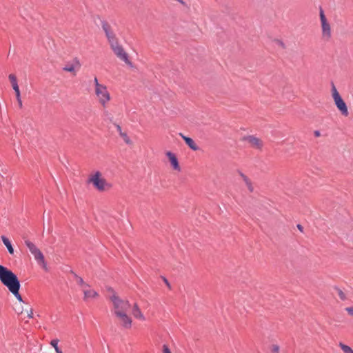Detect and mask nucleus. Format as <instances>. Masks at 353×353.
<instances>
[{"label":"nucleus","mask_w":353,"mask_h":353,"mask_svg":"<svg viewBox=\"0 0 353 353\" xmlns=\"http://www.w3.org/2000/svg\"><path fill=\"white\" fill-rule=\"evenodd\" d=\"M74 61H75V63H77V65H79V66L80 65V63H79L78 59H75Z\"/></svg>","instance_id":"nucleus-39"},{"label":"nucleus","mask_w":353,"mask_h":353,"mask_svg":"<svg viewBox=\"0 0 353 353\" xmlns=\"http://www.w3.org/2000/svg\"><path fill=\"white\" fill-rule=\"evenodd\" d=\"M103 116H104V119L105 121H110V122L112 121L113 117L107 110H105L103 112Z\"/></svg>","instance_id":"nucleus-27"},{"label":"nucleus","mask_w":353,"mask_h":353,"mask_svg":"<svg viewBox=\"0 0 353 353\" xmlns=\"http://www.w3.org/2000/svg\"><path fill=\"white\" fill-rule=\"evenodd\" d=\"M83 292L84 301H88L90 299H94L99 296L98 292L94 290L83 289Z\"/></svg>","instance_id":"nucleus-13"},{"label":"nucleus","mask_w":353,"mask_h":353,"mask_svg":"<svg viewBox=\"0 0 353 353\" xmlns=\"http://www.w3.org/2000/svg\"><path fill=\"white\" fill-rule=\"evenodd\" d=\"M17 102L19 103V106L20 108H22V101H21V97H19V98H17Z\"/></svg>","instance_id":"nucleus-33"},{"label":"nucleus","mask_w":353,"mask_h":353,"mask_svg":"<svg viewBox=\"0 0 353 353\" xmlns=\"http://www.w3.org/2000/svg\"><path fill=\"white\" fill-rule=\"evenodd\" d=\"M332 94L334 103L338 110L343 116H347L349 112L347 105L339 94L334 83H332Z\"/></svg>","instance_id":"nucleus-5"},{"label":"nucleus","mask_w":353,"mask_h":353,"mask_svg":"<svg viewBox=\"0 0 353 353\" xmlns=\"http://www.w3.org/2000/svg\"><path fill=\"white\" fill-rule=\"evenodd\" d=\"M243 140L248 142L252 148L256 149L261 150L263 145V141L260 139L252 135L245 136Z\"/></svg>","instance_id":"nucleus-11"},{"label":"nucleus","mask_w":353,"mask_h":353,"mask_svg":"<svg viewBox=\"0 0 353 353\" xmlns=\"http://www.w3.org/2000/svg\"><path fill=\"white\" fill-rule=\"evenodd\" d=\"M120 320L121 326L125 329H129L132 327V319L127 314V312L118 313L115 315Z\"/></svg>","instance_id":"nucleus-10"},{"label":"nucleus","mask_w":353,"mask_h":353,"mask_svg":"<svg viewBox=\"0 0 353 353\" xmlns=\"http://www.w3.org/2000/svg\"><path fill=\"white\" fill-rule=\"evenodd\" d=\"M21 286H18L15 288L14 289L10 290V292L16 297V299L19 301L23 303V300L19 294V291Z\"/></svg>","instance_id":"nucleus-19"},{"label":"nucleus","mask_w":353,"mask_h":353,"mask_svg":"<svg viewBox=\"0 0 353 353\" xmlns=\"http://www.w3.org/2000/svg\"><path fill=\"white\" fill-rule=\"evenodd\" d=\"M1 240L3 243V244L5 245V246L6 247L8 252L10 254H12L14 253V249L12 248V245L10 240L5 236H1Z\"/></svg>","instance_id":"nucleus-18"},{"label":"nucleus","mask_w":353,"mask_h":353,"mask_svg":"<svg viewBox=\"0 0 353 353\" xmlns=\"http://www.w3.org/2000/svg\"><path fill=\"white\" fill-rule=\"evenodd\" d=\"M345 310L350 316H353V307H347Z\"/></svg>","instance_id":"nucleus-31"},{"label":"nucleus","mask_w":353,"mask_h":353,"mask_svg":"<svg viewBox=\"0 0 353 353\" xmlns=\"http://www.w3.org/2000/svg\"><path fill=\"white\" fill-rule=\"evenodd\" d=\"M58 343H59L58 339H53L51 341L50 345L54 347V350L57 353H62L61 350L58 347Z\"/></svg>","instance_id":"nucleus-21"},{"label":"nucleus","mask_w":353,"mask_h":353,"mask_svg":"<svg viewBox=\"0 0 353 353\" xmlns=\"http://www.w3.org/2000/svg\"><path fill=\"white\" fill-rule=\"evenodd\" d=\"M0 281L9 291L21 286L17 276L6 267L0 265Z\"/></svg>","instance_id":"nucleus-1"},{"label":"nucleus","mask_w":353,"mask_h":353,"mask_svg":"<svg viewBox=\"0 0 353 353\" xmlns=\"http://www.w3.org/2000/svg\"><path fill=\"white\" fill-rule=\"evenodd\" d=\"M279 42L280 46H281L283 48H284V47H285L284 43H283L282 41H279Z\"/></svg>","instance_id":"nucleus-40"},{"label":"nucleus","mask_w":353,"mask_h":353,"mask_svg":"<svg viewBox=\"0 0 353 353\" xmlns=\"http://www.w3.org/2000/svg\"><path fill=\"white\" fill-rule=\"evenodd\" d=\"M335 289H336V292H337L339 296L340 297V299L342 301H345L346 299V296H345V293L341 289H339L338 288H336Z\"/></svg>","instance_id":"nucleus-25"},{"label":"nucleus","mask_w":353,"mask_h":353,"mask_svg":"<svg viewBox=\"0 0 353 353\" xmlns=\"http://www.w3.org/2000/svg\"><path fill=\"white\" fill-rule=\"evenodd\" d=\"M239 174L241 176L243 181H244V183H245V185L247 186L248 189L249 190V191L250 192H252L254 191V187L252 185V183L250 179L246 175H245L243 173H242L241 172H239Z\"/></svg>","instance_id":"nucleus-16"},{"label":"nucleus","mask_w":353,"mask_h":353,"mask_svg":"<svg viewBox=\"0 0 353 353\" xmlns=\"http://www.w3.org/2000/svg\"><path fill=\"white\" fill-rule=\"evenodd\" d=\"M107 290H108L109 292H112V294H113L114 293H115V292H114V291L113 290V289H112L111 287H108V288H107Z\"/></svg>","instance_id":"nucleus-36"},{"label":"nucleus","mask_w":353,"mask_h":353,"mask_svg":"<svg viewBox=\"0 0 353 353\" xmlns=\"http://www.w3.org/2000/svg\"><path fill=\"white\" fill-rule=\"evenodd\" d=\"M314 134H315V136L319 137L320 135L319 131H315Z\"/></svg>","instance_id":"nucleus-38"},{"label":"nucleus","mask_w":353,"mask_h":353,"mask_svg":"<svg viewBox=\"0 0 353 353\" xmlns=\"http://www.w3.org/2000/svg\"><path fill=\"white\" fill-rule=\"evenodd\" d=\"M110 301L113 304V312L116 315L118 313L128 312L130 308L131 305L128 300L121 299L116 293H114L110 296Z\"/></svg>","instance_id":"nucleus-2"},{"label":"nucleus","mask_w":353,"mask_h":353,"mask_svg":"<svg viewBox=\"0 0 353 353\" xmlns=\"http://www.w3.org/2000/svg\"><path fill=\"white\" fill-rule=\"evenodd\" d=\"M12 87L15 86L16 85H18L17 78L14 74H10L8 77Z\"/></svg>","instance_id":"nucleus-24"},{"label":"nucleus","mask_w":353,"mask_h":353,"mask_svg":"<svg viewBox=\"0 0 353 353\" xmlns=\"http://www.w3.org/2000/svg\"><path fill=\"white\" fill-rule=\"evenodd\" d=\"M132 313L133 316L139 320L144 321L145 316L141 312L140 308L139 307L137 303H134L132 307Z\"/></svg>","instance_id":"nucleus-15"},{"label":"nucleus","mask_w":353,"mask_h":353,"mask_svg":"<svg viewBox=\"0 0 353 353\" xmlns=\"http://www.w3.org/2000/svg\"><path fill=\"white\" fill-rule=\"evenodd\" d=\"M111 49L114 54L127 65L132 66V62L129 59L128 53L124 50L123 48L119 45L117 41L110 44Z\"/></svg>","instance_id":"nucleus-6"},{"label":"nucleus","mask_w":353,"mask_h":353,"mask_svg":"<svg viewBox=\"0 0 353 353\" xmlns=\"http://www.w3.org/2000/svg\"><path fill=\"white\" fill-rule=\"evenodd\" d=\"M28 316L29 319H31L33 317V312H32V310H30V312L28 313Z\"/></svg>","instance_id":"nucleus-34"},{"label":"nucleus","mask_w":353,"mask_h":353,"mask_svg":"<svg viewBox=\"0 0 353 353\" xmlns=\"http://www.w3.org/2000/svg\"><path fill=\"white\" fill-rule=\"evenodd\" d=\"M339 345L344 353H353V350L350 346L345 345L343 343H339Z\"/></svg>","instance_id":"nucleus-20"},{"label":"nucleus","mask_w":353,"mask_h":353,"mask_svg":"<svg viewBox=\"0 0 353 353\" xmlns=\"http://www.w3.org/2000/svg\"><path fill=\"white\" fill-rule=\"evenodd\" d=\"M88 182L92 183L94 188L99 192H103L111 188V185L105 179L101 177V174L99 171H97L93 175H91L88 178Z\"/></svg>","instance_id":"nucleus-3"},{"label":"nucleus","mask_w":353,"mask_h":353,"mask_svg":"<svg viewBox=\"0 0 353 353\" xmlns=\"http://www.w3.org/2000/svg\"><path fill=\"white\" fill-rule=\"evenodd\" d=\"M164 281H165V284H166L168 287H170V283H169L168 281L166 279H164Z\"/></svg>","instance_id":"nucleus-37"},{"label":"nucleus","mask_w":353,"mask_h":353,"mask_svg":"<svg viewBox=\"0 0 353 353\" xmlns=\"http://www.w3.org/2000/svg\"><path fill=\"white\" fill-rule=\"evenodd\" d=\"M101 27L110 44L117 41L116 35L112 31L110 25L106 21H101Z\"/></svg>","instance_id":"nucleus-9"},{"label":"nucleus","mask_w":353,"mask_h":353,"mask_svg":"<svg viewBox=\"0 0 353 353\" xmlns=\"http://www.w3.org/2000/svg\"><path fill=\"white\" fill-rule=\"evenodd\" d=\"M25 244L27 248L29 249L31 254L34 256V259L37 262V263L46 270L48 271V265L45 261L44 256L43 253L40 251L39 248L31 241L29 240L25 241Z\"/></svg>","instance_id":"nucleus-4"},{"label":"nucleus","mask_w":353,"mask_h":353,"mask_svg":"<svg viewBox=\"0 0 353 353\" xmlns=\"http://www.w3.org/2000/svg\"><path fill=\"white\" fill-rule=\"evenodd\" d=\"M114 125H115L118 132L119 133V135L123 139L124 141L127 144H130L131 143L130 139L129 138V137L128 136V134L126 133L122 132L121 127L119 124H117V123H114Z\"/></svg>","instance_id":"nucleus-17"},{"label":"nucleus","mask_w":353,"mask_h":353,"mask_svg":"<svg viewBox=\"0 0 353 353\" xmlns=\"http://www.w3.org/2000/svg\"><path fill=\"white\" fill-rule=\"evenodd\" d=\"M95 94L99 101V103L103 107H105L107 103L110 100V93L105 85L95 89Z\"/></svg>","instance_id":"nucleus-8"},{"label":"nucleus","mask_w":353,"mask_h":353,"mask_svg":"<svg viewBox=\"0 0 353 353\" xmlns=\"http://www.w3.org/2000/svg\"><path fill=\"white\" fill-rule=\"evenodd\" d=\"M297 228H298L301 232H303V226H302L301 224H298V225H297Z\"/></svg>","instance_id":"nucleus-35"},{"label":"nucleus","mask_w":353,"mask_h":353,"mask_svg":"<svg viewBox=\"0 0 353 353\" xmlns=\"http://www.w3.org/2000/svg\"><path fill=\"white\" fill-rule=\"evenodd\" d=\"M94 85H95V89H97V88L103 85V84H101V83H99L98 79H97V77H94Z\"/></svg>","instance_id":"nucleus-30"},{"label":"nucleus","mask_w":353,"mask_h":353,"mask_svg":"<svg viewBox=\"0 0 353 353\" xmlns=\"http://www.w3.org/2000/svg\"><path fill=\"white\" fill-rule=\"evenodd\" d=\"M179 135L185 141V143L190 147V148H191L192 150H194V151L199 150V147L197 146V145L195 143V142L194 141V140L192 138L186 137V136L183 135L182 133H179Z\"/></svg>","instance_id":"nucleus-14"},{"label":"nucleus","mask_w":353,"mask_h":353,"mask_svg":"<svg viewBox=\"0 0 353 353\" xmlns=\"http://www.w3.org/2000/svg\"><path fill=\"white\" fill-rule=\"evenodd\" d=\"M165 154L168 157V158L169 159L171 165L172 166L173 169L175 170L179 171L181 170V168H180L179 161H178V159H177L176 155L170 151L167 152Z\"/></svg>","instance_id":"nucleus-12"},{"label":"nucleus","mask_w":353,"mask_h":353,"mask_svg":"<svg viewBox=\"0 0 353 353\" xmlns=\"http://www.w3.org/2000/svg\"><path fill=\"white\" fill-rule=\"evenodd\" d=\"M270 353H281L280 347L277 344H272L270 347Z\"/></svg>","instance_id":"nucleus-22"},{"label":"nucleus","mask_w":353,"mask_h":353,"mask_svg":"<svg viewBox=\"0 0 353 353\" xmlns=\"http://www.w3.org/2000/svg\"><path fill=\"white\" fill-rule=\"evenodd\" d=\"M73 275H74V279H76V281L78 285H79L81 287L84 285V283L85 282H84L83 279L82 277L78 276L76 273L74 272H72Z\"/></svg>","instance_id":"nucleus-23"},{"label":"nucleus","mask_w":353,"mask_h":353,"mask_svg":"<svg viewBox=\"0 0 353 353\" xmlns=\"http://www.w3.org/2000/svg\"><path fill=\"white\" fill-rule=\"evenodd\" d=\"M13 90H14L15 92V94H16V97L17 98H19L21 97V94H20V90H19V85H16L15 86L12 87Z\"/></svg>","instance_id":"nucleus-28"},{"label":"nucleus","mask_w":353,"mask_h":353,"mask_svg":"<svg viewBox=\"0 0 353 353\" xmlns=\"http://www.w3.org/2000/svg\"><path fill=\"white\" fill-rule=\"evenodd\" d=\"M64 71L72 72L74 71V65L73 64H68L63 68Z\"/></svg>","instance_id":"nucleus-26"},{"label":"nucleus","mask_w":353,"mask_h":353,"mask_svg":"<svg viewBox=\"0 0 353 353\" xmlns=\"http://www.w3.org/2000/svg\"><path fill=\"white\" fill-rule=\"evenodd\" d=\"M163 353H172L168 346L165 344L163 345Z\"/></svg>","instance_id":"nucleus-29"},{"label":"nucleus","mask_w":353,"mask_h":353,"mask_svg":"<svg viewBox=\"0 0 353 353\" xmlns=\"http://www.w3.org/2000/svg\"><path fill=\"white\" fill-rule=\"evenodd\" d=\"M320 20L321 23V27H322V36L323 38L328 40L331 37V28L330 25L327 22L325 15L324 14V11L321 8H320Z\"/></svg>","instance_id":"nucleus-7"},{"label":"nucleus","mask_w":353,"mask_h":353,"mask_svg":"<svg viewBox=\"0 0 353 353\" xmlns=\"http://www.w3.org/2000/svg\"><path fill=\"white\" fill-rule=\"evenodd\" d=\"M83 289H90V286L88 283H85L84 285L81 286V290H83Z\"/></svg>","instance_id":"nucleus-32"}]
</instances>
